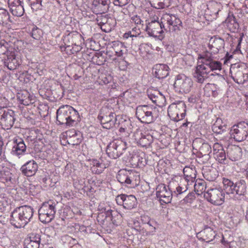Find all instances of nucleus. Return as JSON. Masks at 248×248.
I'll return each mask as SVG.
<instances>
[{
    "label": "nucleus",
    "instance_id": "26",
    "mask_svg": "<svg viewBox=\"0 0 248 248\" xmlns=\"http://www.w3.org/2000/svg\"><path fill=\"white\" fill-rule=\"evenodd\" d=\"M200 233L202 236V240L207 243L213 241L216 235L215 231L210 227L204 229L200 232Z\"/></svg>",
    "mask_w": 248,
    "mask_h": 248
},
{
    "label": "nucleus",
    "instance_id": "40",
    "mask_svg": "<svg viewBox=\"0 0 248 248\" xmlns=\"http://www.w3.org/2000/svg\"><path fill=\"white\" fill-rule=\"evenodd\" d=\"M204 178L209 181H215L218 176V172L216 169L204 170L203 172Z\"/></svg>",
    "mask_w": 248,
    "mask_h": 248
},
{
    "label": "nucleus",
    "instance_id": "13",
    "mask_svg": "<svg viewBox=\"0 0 248 248\" xmlns=\"http://www.w3.org/2000/svg\"><path fill=\"white\" fill-rule=\"evenodd\" d=\"M15 120V113L13 110L0 108V124L3 128L10 129L13 126Z\"/></svg>",
    "mask_w": 248,
    "mask_h": 248
},
{
    "label": "nucleus",
    "instance_id": "2",
    "mask_svg": "<svg viewBox=\"0 0 248 248\" xmlns=\"http://www.w3.org/2000/svg\"><path fill=\"white\" fill-rule=\"evenodd\" d=\"M56 119L59 124L73 126L80 121L78 112L69 105L61 106L57 111Z\"/></svg>",
    "mask_w": 248,
    "mask_h": 248
},
{
    "label": "nucleus",
    "instance_id": "4",
    "mask_svg": "<svg viewBox=\"0 0 248 248\" xmlns=\"http://www.w3.org/2000/svg\"><path fill=\"white\" fill-rule=\"evenodd\" d=\"M116 178L121 184L130 188L137 186L140 181L139 176L136 172L124 169L118 171Z\"/></svg>",
    "mask_w": 248,
    "mask_h": 248
},
{
    "label": "nucleus",
    "instance_id": "38",
    "mask_svg": "<svg viewBox=\"0 0 248 248\" xmlns=\"http://www.w3.org/2000/svg\"><path fill=\"white\" fill-rule=\"evenodd\" d=\"M147 93L148 97L156 105H158L159 103V100L164 99V96L157 91H148Z\"/></svg>",
    "mask_w": 248,
    "mask_h": 248
},
{
    "label": "nucleus",
    "instance_id": "21",
    "mask_svg": "<svg viewBox=\"0 0 248 248\" xmlns=\"http://www.w3.org/2000/svg\"><path fill=\"white\" fill-rule=\"evenodd\" d=\"M208 74L206 68L200 64L196 66L193 73V77L197 82L203 83L205 80L208 78Z\"/></svg>",
    "mask_w": 248,
    "mask_h": 248
},
{
    "label": "nucleus",
    "instance_id": "37",
    "mask_svg": "<svg viewBox=\"0 0 248 248\" xmlns=\"http://www.w3.org/2000/svg\"><path fill=\"white\" fill-rule=\"evenodd\" d=\"M130 18L131 22L136 25V27L133 28V30L135 29L137 30V33L140 34V29L143 27V21L141 19L140 16L137 15L130 16Z\"/></svg>",
    "mask_w": 248,
    "mask_h": 248
},
{
    "label": "nucleus",
    "instance_id": "42",
    "mask_svg": "<svg viewBox=\"0 0 248 248\" xmlns=\"http://www.w3.org/2000/svg\"><path fill=\"white\" fill-rule=\"evenodd\" d=\"M10 21V15L5 9L0 8V24H7Z\"/></svg>",
    "mask_w": 248,
    "mask_h": 248
},
{
    "label": "nucleus",
    "instance_id": "7",
    "mask_svg": "<svg viewBox=\"0 0 248 248\" xmlns=\"http://www.w3.org/2000/svg\"><path fill=\"white\" fill-rule=\"evenodd\" d=\"M98 119L100 121L103 128L109 129L112 128L116 122V115L111 108L103 107L100 110Z\"/></svg>",
    "mask_w": 248,
    "mask_h": 248
},
{
    "label": "nucleus",
    "instance_id": "29",
    "mask_svg": "<svg viewBox=\"0 0 248 248\" xmlns=\"http://www.w3.org/2000/svg\"><path fill=\"white\" fill-rule=\"evenodd\" d=\"M188 188L186 185L182 184L178 186L175 190L172 192L173 198L175 200H179L183 198L184 194L185 193Z\"/></svg>",
    "mask_w": 248,
    "mask_h": 248
},
{
    "label": "nucleus",
    "instance_id": "14",
    "mask_svg": "<svg viewBox=\"0 0 248 248\" xmlns=\"http://www.w3.org/2000/svg\"><path fill=\"white\" fill-rule=\"evenodd\" d=\"M117 203L122 205L125 209L130 210L136 207L137 205V199L134 195L121 194L116 198Z\"/></svg>",
    "mask_w": 248,
    "mask_h": 248
},
{
    "label": "nucleus",
    "instance_id": "53",
    "mask_svg": "<svg viewBox=\"0 0 248 248\" xmlns=\"http://www.w3.org/2000/svg\"><path fill=\"white\" fill-rule=\"evenodd\" d=\"M32 96H31L28 92H26L24 98L21 99V104L25 106H28L30 104L32 103Z\"/></svg>",
    "mask_w": 248,
    "mask_h": 248
},
{
    "label": "nucleus",
    "instance_id": "18",
    "mask_svg": "<svg viewBox=\"0 0 248 248\" xmlns=\"http://www.w3.org/2000/svg\"><path fill=\"white\" fill-rule=\"evenodd\" d=\"M8 5L12 14L16 16H22L24 13L22 2L20 0H8Z\"/></svg>",
    "mask_w": 248,
    "mask_h": 248
},
{
    "label": "nucleus",
    "instance_id": "52",
    "mask_svg": "<svg viewBox=\"0 0 248 248\" xmlns=\"http://www.w3.org/2000/svg\"><path fill=\"white\" fill-rule=\"evenodd\" d=\"M41 235L36 233H31L29 236L26 238V240H29L32 242H36L40 245L41 243Z\"/></svg>",
    "mask_w": 248,
    "mask_h": 248
},
{
    "label": "nucleus",
    "instance_id": "10",
    "mask_svg": "<svg viewBox=\"0 0 248 248\" xmlns=\"http://www.w3.org/2000/svg\"><path fill=\"white\" fill-rule=\"evenodd\" d=\"M230 135L236 141L245 140L248 136V124L242 122L234 125L230 130Z\"/></svg>",
    "mask_w": 248,
    "mask_h": 248
},
{
    "label": "nucleus",
    "instance_id": "19",
    "mask_svg": "<svg viewBox=\"0 0 248 248\" xmlns=\"http://www.w3.org/2000/svg\"><path fill=\"white\" fill-rule=\"evenodd\" d=\"M38 170V165L34 160H30L24 165L20 169L22 173L27 177L34 175Z\"/></svg>",
    "mask_w": 248,
    "mask_h": 248
},
{
    "label": "nucleus",
    "instance_id": "60",
    "mask_svg": "<svg viewBox=\"0 0 248 248\" xmlns=\"http://www.w3.org/2000/svg\"><path fill=\"white\" fill-rule=\"evenodd\" d=\"M130 1V0H114L113 3L115 6L122 7L126 5Z\"/></svg>",
    "mask_w": 248,
    "mask_h": 248
},
{
    "label": "nucleus",
    "instance_id": "23",
    "mask_svg": "<svg viewBox=\"0 0 248 248\" xmlns=\"http://www.w3.org/2000/svg\"><path fill=\"white\" fill-rule=\"evenodd\" d=\"M154 69L155 70V75L159 79L164 78L169 75L170 68L167 64H156Z\"/></svg>",
    "mask_w": 248,
    "mask_h": 248
},
{
    "label": "nucleus",
    "instance_id": "63",
    "mask_svg": "<svg viewBox=\"0 0 248 248\" xmlns=\"http://www.w3.org/2000/svg\"><path fill=\"white\" fill-rule=\"evenodd\" d=\"M7 205V203L5 200L0 201V212L2 213L4 212Z\"/></svg>",
    "mask_w": 248,
    "mask_h": 248
},
{
    "label": "nucleus",
    "instance_id": "11",
    "mask_svg": "<svg viewBox=\"0 0 248 248\" xmlns=\"http://www.w3.org/2000/svg\"><path fill=\"white\" fill-rule=\"evenodd\" d=\"M161 23L167 26L166 29L169 31H177L180 30L182 27V22L175 15L166 13L164 14L161 18Z\"/></svg>",
    "mask_w": 248,
    "mask_h": 248
},
{
    "label": "nucleus",
    "instance_id": "46",
    "mask_svg": "<svg viewBox=\"0 0 248 248\" xmlns=\"http://www.w3.org/2000/svg\"><path fill=\"white\" fill-rule=\"evenodd\" d=\"M221 120H217L212 127L213 131L215 133L220 134L222 132L225 131L226 129V126L225 124L221 125L220 124Z\"/></svg>",
    "mask_w": 248,
    "mask_h": 248
},
{
    "label": "nucleus",
    "instance_id": "50",
    "mask_svg": "<svg viewBox=\"0 0 248 248\" xmlns=\"http://www.w3.org/2000/svg\"><path fill=\"white\" fill-rule=\"evenodd\" d=\"M43 35V31L41 29L36 27H33L32 29L31 36L33 39L39 40L42 37Z\"/></svg>",
    "mask_w": 248,
    "mask_h": 248
},
{
    "label": "nucleus",
    "instance_id": "25",
    "mask_svg": "<svg viewBox=\"0 0 248 248\" xmlns=\"http://www.w3.org/2000/svg\"><path fill=\"white\" fill-rule=\"evenodd\" d=\"M228 156L233 161H237L242 157V149L238 146H232L229 148Z\"/></svg>",
    "mask_w": 248,
    "mask_h": 248
},
{
    "label": "nucleus",
    "instance_id": "28",
    "mask_svg": "<svg viewBox=\"0 0 248 248\" xmlns=\"http://www.w3.org/2000/svg\"><path fill=\"white\" fill-rule=\"evenodd\" d=\"M234 194L238 196L244 195L246 191V184L244 180H240L234 184Z\"/></svg>",
    "mask_w": 248,
    "mask_h": 248
},
{
    "label": "nucleus",
    "instance_id": "44",
    "mask_svg": "<svg viewBox=\"0 0 248 248\" xmlns=\"http://www.w3.org/2000/svg\"><path fill=\"white\" fill-rule=\"evenodd\" d=\"M199 152L202 156H205L208 158L211 152V147L207 143H203L199 148Z\"/></svg>",
    "mask_w": 248,
    "mask_h": 248
},
{
    "label": "nucleus",
    "instance_id": "41",
    "mask_svg": "<svg viewBox=\"0 0 248 248\" xmlns=\"http://www.w3.org/2000/svg\"><path fill=\"white\" fill-rule=\"evenodd\" d=\"M68 38L71 41V46L82 45L83 39L80 34L76 33L68 36Z\"/></svg>",
    "mask_w": 248,
    "mask_h": 248
},
{
    "label": "nucleus",
    "instance_id": "58",
    "mask_svg": "<svg viewBox=\"0 0 248 248\" xmlns=\"http://www.w3.org/2000/svg\"><path fill=\"white\" fill-rule=\"evenodd\" d=\"M40 244L36 242H32L29 240H25L24 248H39Z\"/></svg>",
    "mask_w": 248,
    "mask_h": 248
},
{
    "label": "nucleus",
    "instance_id": "30",
    "mask_svg": "<svg viewBox=\"0 0 248 248\" xmlns=\"http://www.w3.org/2000/svg\"><path fill=\"white\" fill-rule=\"evenodd\" d=\"M179 109H182V108L180 106L177 108L176 104H171L168 108V113L170 118L175 122L180 121L179 116L178 115L177 111Z\"/></svg>",
    "mask_w": 248,
    "mask_h": 248
},
{
    "label": "nucleus",
    "instance_id": "27",
    "mask_svg": "<svg viewBox=\"0 0 248 248\" xmlns=\"http://www.w3.org/2000/svg\"><path fill=\"white\" fill-rule=\"evenodd\" d=\"M201 65L205 67L207 72L209 73L211 71L214 70H220L222 64L220 62L213 59L210 61L207 62L204 64H201Z\"/></svg>",
    "mask_w": 248,
    "mask_h": 248
},
{
    "label": "nucleus",
    "instance_id": "51",
    "mask_svg": "<svg viewBox=\"0 0 248 248\" xmlns=\"http://www.w3.org/2000/svg\"><path fill=\"white\" fill-rule=\"evenodd\" d=\"M113 48L115 51V55L118 57H122L124 47L122 43H116L113 44Z\"/></svg>",
    "mask_w": 248,
    "mask_h": 248
},
{
    "label": "nucleus",
    "instance_id": "1",
    "mask_svg": "<svg viewBox=\"0 0 248 248\" xmlns=\"http://www.w3.org/2000/svg\"><path fill=\"white\" fill-rule=\"evenodd\" d=\"M34 213L32 207L23 205L15 208L10 216V223L16 228H24L32 218Z\"/></svg>",
    "mask_w": 248,
    "mask_h": 248
},
{
    "label": "nucleus",
    "instance_id": "47",
    "mask_svg": "<svg viewBox=\"0 0 248 248\" xmlns=\"http://www.w3.org/2000/svg\"><path fill=\"white\" fill-rule=\"evenodd\" d=\"M28 4L31 6V9L34 11H37L42 9L43 0H27Z\"/></svg>",
    "mask_w": 248,
    "mask_h": 248
},
{
    "label": "nucleus",
    "instance_id": "16",
    "mask_svg": "<svg viewBox=\"0 0 248 248\" xmlns=\"http://www.w3.org/2000/svg\"><path fill=\"white\" fill-rule=\"evenodd\" d=\"M156 195L160 202L165 203L170 202L173 199L172 192L164 184H159L157 186Z\"/></svg>",
    "mask_w": 248,
    "mask_h": 248
},
{
    "label": "nucleus",
    "instance_id": "31",
    "mask_svg": "<svg viewBox=\"0 0 248 248\" xmlns=\"http://www.w3.org/2000/svg\"><path fill=\"white\" fill-rule=\"evenodd\" d=\"M140 134L141 137L137 141L138 144L142 147H147L150 146L154 140L153 136L150 134L144 135L141 133Z\"/></svg>",
    "mask_w": 248,
    "mask_h": 248
},
{
    "label": "nucleus",
    "instance_id": "9",
    "mask_svg": "<svg viewBox=\"0 0 248 248\" xmlns=\"http://www.w3.org/2000/svg\"><path fill=\"white\" fill-rule=\"evenodd\" d=\"M204 198L211 203L220 205L224 202L225 193L219 188H210L204 193Z\"/></svg>",
    "mask_w": 248,
    "mask_h": 248
},
{
    "label": "nucleus",
    "instance_id": "61",
    "mask_svg": "<svg viewBox=\"0 0 248 248\" xmlns=\"http://www.w3.org/2000/svg\"><path fill=\"white\" fill-rule=\"evenodd\" d=\"M213 148L214 154H215V153L220 152V150L224 149L222 146L217 142L214 143Z\"/></svg>",
    "mask_w": 248,
    "mask_h": 248
},
{
    "label": "nucleus",
    "instance_id": "39",
    "mask_svg": "<svg viewBox=\"0 0 248 248\" xmlns=\"http://www.w3.org/2000/svg\"><path fill=\"white\" fill-rule=\"evenodd\" d=\"M224 44L223 39L220 38H216L214 40L212 44L209 45V46L211 49L215 48V49H214L213 51H215V53H217L220 49L223 48Z\"/></svg>",
    "mask_w": 248,
    "mask_h": 248
},
{
    "label": "nucleus",
    "instance_id": "64",
    "mask_svg": "<svg viewBox=\"0 0 248 248\" xmlns=\"http://www.w3.org/2000/svg\"><path fill=\"white\" fill-rule=\"evenodd\" d=\"M81 45H78V46H72V50H73V53L75 52H78L81 50L82 47L81 46Z\"/></svg>",
    "mask_w": 248,
    "mask_h": 248
},
{
    "label": "nucleus",
    "instance_id": "59",
    "mask_svg": "<svg viewBox=\"0 0 248 248\" xmlns=\"http://www.w3.org/2000/svg\"><path fill=\"white\" fill-rule=\"evenodd\" d=\"M81 141L80 137H77L76 138H71L67 140V142L69 144L72 145H77L79 144Z\"/></svg>",
    "mask_w": 248,
    "mask_h": 248
},
{
    "label": "nucleus",
    "instance_id": "24",
    "mask_svg": "<svg viewBox=\"0 0 248 248\" xmlns=\"http://www.w3.org/2000/svg\"><path fill=\"white\" fill-rule=\"evenodd\" d=\"M110 2L109 0H93V5L94 10L102 14L108 11Z\"/></svg>",
    "mask_w": 248,
    "mask_h": 248
},
{
    "label": "nucleus",
    "instance_id": "56",
    "mask_svg": "<svg viewBox=\"0 0 248 248\" xmlns=\"http://www.w3.org/2000/svg\"><path fill=\"white\" fill-rule=\"evenodd\" d=\"M1 179L6 182L11 181L12 178V174L8 170H4L1 172Z\"/></svg>",
    "mask_w": 248,
    "mask_h": 248
},
{
    "label": "nucleus",
    "instance_id": "34",
    "mask_svg": "<svg viewBox=\"0 0 248 248\" xmlns=\"http://www.w3.org/2000/svg\"><path fill=\"white\" fill-rule=\"evenodd\" d=\"M206 182L201 179L197 180L194 184V190L199 195L206 192Z\"/></svg>",
    "mask_w": 248,
    "mask_h": 248
},
{
    "label": "nucleus",
    "instance_id": "48",
    "mask_svg": "<svg viewBox=\"0 0 248 248\" xmlns=\"http://www.w3.org/2000/svg\"><path fill=\"white\" fill-rule=\"evenodd\" d=\"M176 106H177V108H178V107L180 106L182 108V109H179V110H178L177 111L178 115L179 116L180 120H182L186 115V104L184 102L181 101L176 104Z\"/></svg>",
    "mask_w": 248,
    "mask_h": 248
},
{
    "label": "nucleus",
    "instance_id": "6",
    "mask_svg": "<svg viewBox=\"0 0 248 248\" xmlns=\"http://www.w3.org/2000/svg\"><path fill=\"white\" fill-rule=\"evenodd\" d=\"M230 73L231 78L238 84H243L248 80V68L244 63L232 65Z\"/></svg>",
    "mask_w": 248,
    "mask_h": 248
},
{
    "label": "nucleus",
    "instance_id": "57",
    "mask_svg": "<svg viewBox=\"0 0 248 248\" xmlns=\"http://www.w3.org/2000/svg\"><path fill=\"white\" fill-rule=\"evenodd\" d=\"M66 137L69 139L71 138H76L77 137H81L79 132H77L75 129H72L65 132Z\"/></svg>",
    "mask_w": 248,
    "mask_h": 248
},
{
    "label": "nucleus",
    "instance_id": "36",
    "mask_svg": "<svg viewBox=\"0 0 248 248\" xmlns=\"http://www.w3.org/2000/svg\"><path fill=\"white\" fill-rule=\"evenodd\" d=\"M222 183L223 184V190L227 194H234V184L230 180L223 178Z\"/></svg>",
    "mask_w": 248,
    "mask_h": 248
},
{
    "label": "nucleus",
    "instance_id": "5",
    "mask_svg": "<svg viewBox=\"0 0 248 248\" xmlns=\"http://www.w3.org/2000/svg\"><path fill=\"white\" fill-rule=\"evenodd\" d=\"M56 204L51 201L44 202L38 210L39 219L44 223L50 222L55 217Z\"/></svg>",
    "mask_w": 248,
    "mask_h": 248
},
{
    "label": "nucleus",
    "instance_id": "8",
    "mask_svg": "<svg viewBox=\"0 0 248 248\" xmlns=\"http://www.w3.org/2000/svg\"><path fill=\"white\" fill-rule=\"evenodd\" d=\"M126 148L125 142L120 140H114L107 146L106 153L112 159L118 158Z\"/></svg>",
    "mask_w": 248,
    "mask_h": 248
},
{
    "label": "nucleus",
    "instance_id": "15",
    "mask_svg": "<svg viewBox=\"0 0 248 248\" xmlns=\"http://www.w3.org/2000/svg\"><path fill=\"white\" fill-rule=\"evenodd\" d=\"M163 29L168 31V29H166L164 25L161 22L153 20L146 25L144 30L150 36L156 37L158 34L164 32Z\"/></svg>",
    "mask_w": 248,
    "mask_h": 248
},
{
    "label": "nucleus",
    "instance_id": "33",
    "mask_svg": "<svg viewBox=\"0 0 248 248\" xmlns=\"http://www.w3.org/2000/svg\"><path fill=\"white\" fill-rule=\"evenodd\" d=\"M92 164L93 165L91 168L92 171L93 172L96 174L101 173L106 168L104 163H102L99 160L97 159H93L92 161Z\"/></svg>",
    "mask_w": 248,
    "mask_h": 248
},
{
    "label": "nucleus",
    "instance_id": "32",
    "mask_svg": "<svg viewBox=\"0 0 248 248\" xmlns=\"http://www.w3.org/2000/svg\"><path fill=\"white\" fill-rule=\"evenodd\" d=\"M183 172L185 176V182H193L196 177V170L194 169L188 167H186L183 169Z\"/></svg>",
    "mask_w": 248,
    "mask_h": 248
},
{
    "label": "nucleus",
    "instance_id": "49",
    "mask_svg": "<svg viewBox=\"0 0 248 248\" xmlns=\"http://www.w3.org/2000/svg\"><path fill=\"white\" fill-rule=\"evenodd\" d=\"M215 158L220 163L225 164L226 159V153L224 150H220V152L215 153L214 154Z\"/></svg>",
    "mask_w": 248,
    "mask_h": 248
},
{
    "label": "nucleus",
    "instance_id": "20",
    "mask_svg": "<svg viewBox=\"0 0 248 248\" xmlns=\"http://www.w3.org/2000/svg\"><path fill=\"white\" fill-rule=\"evenodd\" d=\"M6 57H3L4 64L11 70L16 69L20 64L21 61L14 54L7 52Z\"/></svg>",
    "mask_w": 248,
    "mask_h": 248
},
{
    "label": "nucleus",
    "instance_id": "17",
    "mask_svg": "<svg viewBox=\"0 0 248 248\" xmlns=\"http://www.w3.org/2000/svg\"><path fill=\"white\" fill-rule=\"evenodd\" d=\"M12 150V153L13 155L18 156L23 155L25 153L27 147L22 139L18 137L14 138Z\"/></svg>",
    "mask_w": 248,
    "mask_h": 248
},
{
    "label": "nucleus",
    "instance_id": "12",
    "mask_svg": "<svg viewBox=\"0 0 248 248\" xmlns=\"http://www.w3.org/2000/svg\"><path fill=\"white\" fill-rule=\"evenodd\" d=\"M193 81L191 79L185 75L177 76L174 86L176 90L182 93H187L191 89Z\"/></svg>",
    "mask_w": 248,
    "mask_h": 248
},
{
    "label": "nucleus",
    "instance_id": "62",
    "mask_svg": "<svg viewBox=\"0 0 248 248\" xmlns=\"http://www.w3.org/2000/svg\"><path fill=\"white\" fill-rule=\"evenodd\" d=\"M8 100L2 95L0 94V106L1 108H4V106L7 104Z\"/></svg>",
    "mask_w": 248,
    "mask_h": 248
},
{
    "label": "nucleus",
    "instance_id": "54",
    "mask_svg": "<svg viewBox=\"0 0 248 248\" xmlns=\"http://www.w3.org/2000/svg\"><path fill=\"white\" fill-rule=\"evenodd\" d=\"M156 222L154 220L150 219L147 222L146 229H148L149 231L146 232V235L150 234L151 232H154L155 230Z\"/></svg>",
    "mask_w": 248,
    "mask_h": 248
},
{
    "label": "nucleus",
    "instance_id": "43",
    "mask_svg": "<svg viewBox=\"0 0 248 248\" xmlns=\"http://www.w3.org/2000/svg\"><path fill=\"white\" fill-rule=\"evenodd\" d=\"M96 21L99 26L103 24L104 27L109 24L110 22L112 21V19L109 17L108 15H100L97 16Z\"/></svg>",
    "mask_w": 248,
    "mask_h": 248
},
{
    "label": "nucleus",
    "instance_id": "45",
    "mask_svg": "<svg viewBox=\"0 0 248 248\" xmlns=\"http://www.w3.org/2000/svg\"><path fill=\"white\" fill-rule=\"evenodd\" d=\"M199 59L202 60V64H204L207 62L210 61L213 59V57L212 53L206 51L203 52L202 54H200L198 56Z\"/></svg>",
    "mask_w": 248,
    "mask_h": 248
},
{
    "label": "nucleus",
    "instance_id": "35",
    "mask_svg": "<svg viewBox=\"0 0 248 248\" xmlns=\"http://www.w3.org/2000/svg\"><path fill=\"white\" fill-rule=\"evenodd\" d=\"M171 0H151L152 6L157 9L168 7L170 4Z\"/></svg>",
    "mask_w": 248,
    "mask_h": 248
},
{
    "label": "nucleus",
    "instance_id": "22",
    "mask_svg": "<svg viewBox=\"0 0 248 248\" xmlns=\"http://www.w3.org/2000/svg\"><path fill=\"white\" fill-rule=\"evenodd\" d=\"M225 23L228 30L232 32L237 31L239 27V25L237 22L235 17L232 13H229L228 16L225 20Z\"/></svg>",
    "mask_w": 248,
    "mask_h": 248
},
{
    "label": "nucleus",
    "instance_id": "3",
    "mask_svg": "<svg viewBox=\"0 0 248 248\" xmlns=\"http://www.w3.org/2000/svg\"><path fill=\"white\" fill-rule=\"evenodd\" d=\"M136 115L142 123L151 124L159 116V110L153 105H140L137 107Z\"/></svg>",
    "mask_w": 248,
    "mask_h": 248
},
{
    "label": "nucleus",
    "instance_id": "55",
    "mask_svg": "<svg viewBox=\"0 0 248 248\" xmlns=\"http://www.w3.org/2000/svg\"><path fill=\"white\" fill-rule=\"evenodd\" d=\"M195 198L194 193H189L186 196L183 198L180 202L181 204L191 203Z\"/></svg>",
    "mask_w": 248,
    "mask_h": 248
}]
</instances>
